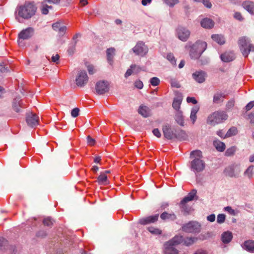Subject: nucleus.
<instances>
[{"label": "nucleus", "mask_w": 254, "mask_h": 254, "mask_svg": "<svg viewBox=\"0 0 254 254\" xmlns=\"http://www.w3.org/2000/svg\"><path fill=\"white\" fill-rule=\"evenodd\" d=\"M207 43L200 40L197 41L195 43H188L185 48L189 50L190 58L193 59H198L206 50Z\"/></svg>", "instance_id": "obj_1"}, {"label": "nucleus", "mask_w": 254, "mask_h": 254, "mask_svg": "<svg viewBox=\"0 0 254 254\" xmlns=\"http://www.w3.org/2000/svg\"><path fill=\"white\" fill-rule=\"evenodd\" d=\"M183 241V237L181 235H176L172 239L166 242L164 245L165 254H178V250L176 247Z\"/></svg>", "instance_id": "obj_2"}, {"label": "nucleus", "mask_w": 254, "mask_h": 254, "mask_svg": "<svg viewBox=\"0 0 254 254\" xmlns=\"http://www.w3.org/2000/svg\"><path fill=\"white\" fill-rule=\"evenodd\" d=\"M36 7L32 2H25L24 5L17 8L16 12L19 16L24 19H29L33 16L36 12Z\"/></svg>", "instance_id": "obj_3"}, {"label": "nucleus", "mask_w": 254, "mask_h": 254, "mask_svg": "<svg viewBox=\"0 0 254 254\" xmlns=\"http://www.w3.org/2000/svg\"><path fill=\"white\" fill-rule=\"evenodd\" d=\"M228 118V116L225 111H217L209 115L207 118V123L212 126H215L223 123Z\"/></svg>", "instance_id": "obj_4"}, {"label": "nucleus", "mask_w": 254, "mask_h": 254, "mask_svg": "<svg viewBox=\"0 0 254 254\" xmlns=\"http://www.w3.org/2000/svg\"><path fill=\"white\" fill-rule=\"evenodd\" d=\"M238 44L244 56L247 57L250 52H254V45L250 43V40L246 37L240 38Z\"/></svg>", "instance_id": "obj_5"}, {"label": "nucleus", "mask_w": 254, "mask_h": 254, "mask_svg": "<svg viewBox=\"0 0 254 254\" xmlns=\"http://www.w3.org/2000/svg\"><path fill=\"white\" fill-rule=\"evenodd\" d=\"M201 226L197 222L190 221L182 227V231L186 233H196L200 231Z\"/></svg>", "instance_id": "obj_6"}, {"label": "nucleus", "mask_w": 254, "mask_h": 254, "mask_svg": "<svg viewBox=\"0 0 254 254\" xmlns=\"http://www.w3.org/2000/svg\"><path fill=\"white\" fill-rule=\"evenodd\" d=\"M33 33L34 29L32 27H28L22 30L18 34L17 42L19 46H23L22 40L29 39Z\"/></svg>", "instance_id": "obj_7"}, {"label": "nucleus", "mask_w": 254, "mask_h": 254, "mask_svg": "<svg viewBox=\"0 0 254 254\" xmlns=\"http://www.w3.org/2000/svg\"><path fill=\"white\" fill-rule=\"evenodd\" d=\"M132 51L136 55L144 56L148 53V49L144 43L139 41L132 49Z\"/></svg>", "instance_id": "obj_8"}, {"label": "nucleus", "mask_w": 254, "mask_h": 254, "mask_svg": "<svg viewBox=\"0 0 254 254\" xmlns=\"http://www.w3.org/2000/svg\"><path fill=\"white\" fill-rule=\"evenodd\" d=\"M240 168L239 165L233 164L227 167L225 170V174L230 177H237L240 172Z\"/></svg>", "instance_id": "obj_9"}, {"label": "nucleus", "mask_w": 254, "mask_h": 254, "mask_svg": "<svg viewBox=\"0 0 254 254\" xmlns=\"http://www.w3.org/2000/svg\"><path fill=\"white\" fill-rule=\"evenodd\" d=\"M191 169L194 172H200L205 168L204 162L199 158L194 159L190 163Z\"/></svg>", "instance_id": "obj_10"}, {"label": "nucleus", "mask_w": 254, "mask_h": 254, "mask_svg": "<svg viewBox=\"0 0 254 254\" xmlns=\"http://www.w3.org/2000/svg\"><path fill=\"white\" fill-rule=\"evenodd\" d=\"M76 85L79 87L84 86L88 81V77L85 71H81L78 73L76 79Z\"/></svg>", "instance_id": "obj_11"}, {"label": "nucleus", "mask_w": 254, "mask_h": 254, "mask_svg": "<svg viewBox=\"0 0 254 254\" xmlns=\"http://www.w3.org/2000/svg\"><path fill=\"white\" fill-rule=\"evenodd\" d=\"M109 83L107 81H100L96 85V91L98 94H104L108 92Z\"/></svg>", "instance_id": "obj_12"}, {"label": "nucleus", "mask_w": 254, "mask_h": 254, "mask_svg": "<svg viewBox=\"0 0 254 254\" xmlns=\"http://www.w3.org/2000/svg\"><path fill=\"white\" fill-rule=\"evenodd\" d=\"M39 117L32 113H28L26 117V121L27 125L30 127H34L39 124Z\"/></svg>", "instance_id": "obj_13"}, {"label": "nucleus", "mask_w": 254, "mask_h": 254, "mask_svg": "<svg viewBox=\"0 0 254 254\" xmlns=\"http://www.w3.org/2000/svg\"><path fill=\"white\" fill-rule=\"evenodd\" d=\"M178 37L182 41H186L190 37V31L183 27H179L177 29Z\"/></svg>", "instance_id": "obj_14"}, {"label": "nucleus", "mask_w": 254, "mask_h": 254, "mask_svg": "<svg viewBox=\"0 0 254 254\" xmlns=\"http://www.w3.org/2000/svg\"><path fill=\"white\" fill-rule=\"evenodd\" d=\"M196 194V190H192L188 195L185 196L181 201L180 206L182 209L185 211L188 212L186 210V204L189 201H191L193 199L194 196Z\"/></svg>", "instance_id": "obj_15"}, {"label": "nucleus", "mask_w": 254, "mask_h": 254, "mask_svg": "<svg viewBox=\"0 0 254 254\" xmlns=\"http://www.w3.org/2000/svg\"><path fill=\"white\" fill-rule=\"evenodd\" d=\"M27 107V105L25 104L24 101L20 99L19 97L14 98L12 103V107L13 110L17 113L20 111V108H25Z\"/></svg>", "instance_id": "obj_16"}, {"label": "nucleus", "mask_w": 254, "mask_h": 254, "mask_svg": "<svg viewBox=\"0 0 254 254\" xmlns=\"http://www.w3.org/2000/svg\"><path fill=\"white\" fill-rule=\"evenodd\" d=\"M159 217V214L147 216L139 219V223L142 225H147L156 222Z\"/></svg>", "instance_id": "obj_17"}, {"label": "nucleus", "mask_w": 254, "mask_h": 254, "mask_svg": "<svg viewBox=\"0 0 254 254\" xmlns=\"http://www.w3.org/2000/svg\"><path fill=\"white\" fill-rule=\"evenodd\" d=\"M193 78L198 83L203 82L205 80L206 73L203 71H196L192 75Z\"/></svg>", "instance_id": "obj_18"}, {"label": "nucleus", "mask_w": 254, "mask_h": 254, "mask_svg": "<svg viewBox=\"0 0 254 254\" xmlns=\"http://www.w3.org/2000/svg\"><path fill=\"white\" fill-rule=\"evenodd\" d=\"M142 70V68L139 66L136 65L135 64H131L130 66V68L127 70L126 73L125 74V76L126 78H127L131 75L132 73L137 74Z\"/></svg>", "instance_id": "obj_19"}, {"label": "nucleus", "mask_w": 254, "mask_h": 254, "mask_svg": "<svg viewBox=\"0 0 254 254\" xmlns=\"http://www.w3.org/2000/svg\"><path fill=\"white\" fill-rule=\"evenodd\" d=\"M226 95L224 93L221 92H217L213 96V102L215 104H220L222 103L224 99L226 98Z\"/></svg>", "instance_id": "obj_20"}, {"label": "nucleus", "mask_w": 254, "mask_h": 254, "mask_svg": "<svg viewBox=\"0 0 254 254\" xmlns=\"http://www.w3.org/2000/svg\"><path fill=\"white\" fill-rule=\"evenodd\" d=\"M243 7L252 14H254V2L251 1H245L242 3Z\"/></svg>", "instance_id": "obj_21"}, {"label": "nucleus", "mask_w": 254, "mask_h": 254, "mask_svg": "<svg viewBox=\"0 0 254 254\" xmlns=\"http://www.w3.org/2000/svg\"><path fill=\"white\" fill-rule=\"evenodd\" d=\"M220 58L224 62H230L235 59V55L233 52H226L222 54Z\"/></svg>", "instance_id": "obj_22"}, {"label": "nucleus", "mask_w": 254, "mask_h": 254, "mask_svg": "<svg viewBox=\"0 0 254 254\" xmlns=\"http://www.w3.org/2000/svg\"><path fill=\"white\" fill-rule=\"evenodd\" d=\"M52 27L54 30L59 31L61 35H63L65 33L66 27L65 26H62L60 22H56L52 25Z\"/></svg>", "instance_id": "obj_23"}, {"label": "nucleus", "mask_w": 254, "mask_h": 254, "mask_svg": "<svg viewBox=\"0 0 254 254\" xmlns=\"http://www.w3.org/2000/svg\"><path fill=\"white\" fill-rule=\"evenodd\" d=\"M97 182L100 185H107L109 183L107 175L102 172L98 177Z\"/></svg>", "instance_id": "obj_24"}, {"label": "nucleus", "mask_w": 254, "mask_h": 254, "mask_svg": "<svg viewBox=\"0 0 254 254\" xmlns=\"http://www.w3.org/2000/svg\"><path fill=\"white\" fill-rule=\"evenodd\" d=\"M201 25L202 27L207 29H210L214 26V22L209 18H204L201 21Z\"/></svg>", "instance_id": "obj_25"}, {"label": "nucleus", "mask_w": 254, "mask_h": 254, "mask_svg": "<svg viewBox=\"0 0 254 254\" xmlns=\"http://www.w3.org/2000/svg\"><path fill=\"white\" fill-rule=\"evenodd\" d=\"M160 218L164 221L167 220L174 221L177 219V216L174 213H168L167 212H164L161 214Z\"/></svg>", "instance_id": "obj_26"}, {"label": "nucleus", "mask_w": 254, "mask_h": 254, "mask_svg": "<svg viewBox=\"0 0 254 254\" xmlns=\"http://www.w3.org/2000/svg\"><path fill=\"white\" fill-rule=\"evenodd\" d=\"M163 131L164 136L167 139H172L175 136L170 127L168 125L163 127Z\"/></svg>", "instance_id": "obj_27"}, {"label": "nucleus", "mask_w": 254, "mask_h": 254, "mask_svg": "<svg viewBox=\"0 0 254 254\" xmlns=\"http://www.w3.org/2000/svg\"><path fill=\"white\" fill-rule=\"evenodd\" d=\"M107 60L110 64L112 65L113 63V58L115 53V49L114 48H110L106 51Z\"/></svg>", "instance_id": "obj_28"}, {"label": "nucleus", "mask_w": 254, "mask_h": 254, "mask_svg": "<svg viewBox=\"0 0 254 254\" xmlns=\"http://www.w3.org/2000/svg\"><path fill=\"white\" fill-rule=\"evenodd\" d=\"M232 233L229 231L223 233L221 237L222 241L225 244L229 243L232 239Z\"/></svg>", "instance_id": "obj_29"}, {"label": "nucleus", "mask_w": 254, "mask_h": 254, "mask_svg": "<svg viewBox=\"0 0 254 254\" xmlns=\"http://www.w3.org/2000/svg\"><path fill=\"white\" fill-rule=\"evenodd\" d=\"M199 110V107L197 106H195L191 109L190 115V119L192 122V124H194L196 120V119H197L196 114H197V112H198Z\"/></svg>", "instance_id": "obj_30"}, {"label": "nucleus", "mask_w": 254, "mask_h": 254, "mask_svg": "<svg viewBox=\"0 0 254 254\" xmlns=\"http://www.w3.org/2000/svg\"><path fill=\"white\" fill-rule=\"evenodd\" d=\"M138 113L144 117H147L150 115V109L146 106H140L138 109Z\"/></svg>", "instance_id": "obj_31"}, {"label": "nucleus", "mask_w": 254, "mask_h": 254, "mask_svg": "<svg viewBox=\"0 0 254 254\" xmlns=\"http://www.w3.org/2000/svg\"><path fill=\"white\" fill-rule=\"evenodd\" d=\"M211 38L219 45H223L225 42V39L222 35L213 34L211 36Z\"/></svg>", "instance_id": "obj_32"}, {"label": "nucleus", "mask_w": 254, "mask_h": 254, "mask_svg": "<svg viewBox=\"0 0 254 254\" xmlns=\"http://www.w3.org/2000/svg\"><path fill=\"white\" fill-rule=\"evenodd\" d=\"M213 145L218 151L223 152L225 149V144L218 140H214Z\"/></svg>", "instance_id": "obj_33"}, {"label": "nucleus", "mask_w": 254, "mask_h": 254, "mask_svg": "<svg viewBox=\"0 0 254 254\" xmlns=\"http://www.w3.org/2000/svg\"><path fill=\"white\" fill-rule=\"evenodd\" d=\"M245 249L250 252H254V241L252 240L247 241L244 243Z\"/></svg>", "instance_id": "obj_34"}, {"label": "nucleus", "mask_w": 254, "mask_h": 254, "mask_svg": "<svg viewBox=\"0 0 254 254\" xmlns=\"http://www.w3.org/2000/svg\"><path fill=\"white\" fill-rule=\"evenodd\" d=\"M182 101V99L181 97L175 98L174 99L172 106L174 109L177 111L179 110L180 108V105Z\"/></svg>", "instance_id": "obj_35"}, {"label": "nucleus", "mask_w": 254, "mask_h": 254, "mask_svg": "<svg viewBox=\"0 0 254 254\" xmlns=\"http://www.w3.org/2000/svg\"><path fill=\"white\" fill-rule=\"evenodd\" d=\"M197 238L195 237H188L186 239L183 238V244L187 246H189L192 245L196 241Z\"/></svg>", "instance_id": "obj_36"}, {"label": "nucleus", "mask_w": 254, "mask_h": 254, "mask_svg": "<svg viewBox=\"0 0 254 254\" xmlns=\"http://www.w3.org/2000/svg\"><path fill=\"white\" fill-rule=\"evenodd\" d=\"M176 122L181 126L184 125V117L181 112H178L175 116Z\"/></svg>", "instance_id": "obj_37"}, {"label": "nucleus", "mask_w": 254, "mask_h": 254, "mask_svg": "<svg viewBox=\"0 0 254 254\" xmlns=\"http://www.w3.org/2000/svg\"><path fill=\"white\" fill-rule=\"evenodd\" d=\"M147 230L151 234L155 235H159L161 234L162 231L157 228H155L152 226L148 227Z\"/></svg>", "instance_id": "obj_38"}, {"label": "nucleus", "mask_w": 254, "mask_h": 254, "mask_svg": "<svg viewBox=\"0 0 254 254\" xmlns=\"http://www.w3.org/2000/svg\"><path fill=\"white\" fill-rule=\"evenodd\" d=\"M237 133V129L236 127H231L225 135V137H230L235 135Z\"/></svg>", "instance_id": "obj_39"}, {"label": "nucleus", "mask_w": 254, "mask_h": 254, "mask_svg": "<svg viewBox=\"0 0 254 254\" xmlns=\"http://www.w3.org/2000/svg\"><path fill=\"white\" fill-rule=\"evenodd\" d=\"M175 137L180 139V140H185L187 137L186 132L183 130H180L178 131L177 134H175Z\"/></svg>", "instance_id": "obj_40"}, {"label": "nucleus", "mask_w": 254, "mask_h": 254, "mask_svg": "<svg viewBox=\"0 0 254 254\" xmlns=\"http://www.w3.org/2000/svg\"><path fill=\"white\" fill-rule=\"evenodd\" d=\"M254 168V167L253 165L249 166L244 172V175L249 178H251L252 177Z\"/></svg>", "instance_id": "obj_41"}, {"label": "nucleus", "mask_w": 254, "mask_h": 254, "mask_svg": "<svg viewBox=\"0 0 254 254\" xmlns=\"http://www.w3.org/2000/svg\"><path fill=\"white\" fill-rule=\"evenodd\" d=\"M236 151V148L234 146L231 147L227 149L225 152V155L230 156L233 155Z\"/></svg>", "instance_id": "obj_42"}, {"label": "nucleus", "mask_w": 254, "mask_h": 254, "mask_svg": "<svg viewBox=\"0 0 254 254\" xmlns=\"http://www.w3.org/2000/svg\"><path fill=\"white\" fill-rule=\"evenodd\" d=\"M164 2L170 7H173L179 2V0H163Z\"/></svg>", "instance_id": "obj_43"}, {"label": "nucleus", "mask_w": 254, "mask_h": 254, "mask_svg": "<svg viewBox=\"0 0 254 254\" xmlns=\"http://www.w3.org/2000/svg\"><path fill=\"white\" fill-rule=\"evenodd\" d=\"M167 59L172 64L175 65L176 64V60L173 54H168L167 55Z\"/></svg>", "instance_id": "obj_44"}, {"label": "nucleus", "mask_w": 254, "mask_h": 254, "mask_svg": "<svg viewBox=\"0 0 254 254\" xmlns=\"http://www.w3.org/2000/svg\"><path fill=\"white\" fill-rule=\"evenodd\" d=\"M150 84L154 86H157L160 83V80L156 77H154L150 79Z\"/></svg>", "instance_id": "obj_45"}, {"label": "nucleus", "mask_w": 254, "mask_h": 254, "mask_svg": "<svg viewBox=\"0 0 254 254\" xmlns=\"http://www.w3.org/2000/svg\"><path fill=\"white\" fill-rule=\"evenodd\" d=\"M225 215L224 214H219L218 215L217 217V222L218 223H222L224 222L225 220Z\"/></svg>", "instance_id": "obj_46"}, {"label": "nucleus", "mask_w": 254, "mask_h": 254, "mask_svg": "<svg viewBox=\"0 0 254 254\" xmlns=\"http://www.w3.org/2000/svg\"><path fill=\"white\" fill-rule=\"evenodd\" d=\"M43 224L45 226H51L53 225V222L51 218L48 217L43 220Z\"/></svg>", "instance_id": "obj_47"}, {"label": "nucleus", "mask_w": 254, "mask_h": 254, "mask_svg": "<svg viewBox=\"0 0 254 254\" xmlns=\"http://www.w3.org/2000/svg\"><path fill=\"white\" fill-rule=\"evenodd\" d=\"M170 83L172 87L176 88H180V85L179 83L175 79H171L170 80Z\"/></svg>", "instance_id": "obj_48"}, {"label": "nucleus", "mask_w": 254, "mask_h": 254, "mask_svg": "<svg viewBox=\"0 0 254 254\" xmlns=\"http://www.w3.org/2000/svg\"><path fill=\"white\" fill-rule=\"evenodd\" d=\"M48 8H52L51 6H48L46 4H43V7L42 8V13L43 14H47L48 13Z\"/></svg>", "instance_id": "obj_49"}, {"label": "nucleus", "mask_w": 254, "mask_h": 254, "mask_svg": "<svg viewBox=\"0 0 254 254\" xmlns=\"http://www.w3.org/2000/svg\"><path fill=\"white\" fill-rule=\"evenodd\" d=\"M7 244V241L4 238L0 237V250H2Z\"/></svg>", "instance_id": "obj_50"}, {"label": "nucleus", "mask_w": 254, "mask_h": 254, "mask_svg": "<svg viewBox=\"0 0 254 254\" xmlns=\"http://www.w3.org/2000/svg\"><path fill=\"white\" fill-rule=\"evenodd\" d=\"M79 109L78 108H74L71 112L72 117L75 118L79 115Z\"/></svg>", "instance_id": "obj_51"}, {"label": "nucleus", "mask_w": 254, "mask_h": 254, "mask_svg": "<svg viewBox=\"0 0 254 254\" xmlns=\"http://www.w3.org/2000/svg\"><path fill=\"white\" fill-rule=\"evenodd\" d=\"M235 105V100L234 99H231L229 100L227 104H226V108L228 109H231L233 108Z\"/></svg>", "instance_id": "obj_52"}, {"label": "nucleus", "mask_w": 254, "mask_h": 254, "mask_svg": "<svg viewBox=\"0 0 254 254\" xmlns=\"http://www.w3.org/2000/svg\"><path fill=\"white\" fill-rule=\"evenodd\" d=\"M234 17L235 19L239 21H242L243 20V17L241 13L239 12H235L234 13Z\"/></svg>", "instance_id": "obj_53"}, {"label": "nucleus", "mask_w": 254, "mask_h": 254, "mask_svg": "<svg viewBox=\"0 0 254 254\" xmlns=\"http://www.w3.org/2000/svg\"><path fill=\"white\" fill-rule=\"evenodd\" d=\"M134 85L136 88H137L139 89H142L143 86L142 82L139 80H137L135 82Z\"/></svg>", "instance_id": "obj_54"}, {"label": "nucleus", "mask_w": 254, "mask_h": 254, "mask_svg": "<svg viewBox=\"0 0 254 254\" xmlns=\"http://www.w3.org/2000/svg\"><path fill=\"white\" fill-rule=\"evenodd\" d=\"M87 143L89 145L93 146L95 143V140L94 139L91 137L90 136L87 137Z\"/></svg>", "instance_id": "obj_55"}, {"label": "nucleus", "mask_w": 254, "mask_h": 254, "mask_svg": "<svg viewBox=\"0 0 254 254\" xmlns=\"http://www.w3.org/2000/svg\"><path fill=\"white\" fill-rule=\"evenodd\" d=\"M190 156H196L197 157H201V152L199 150H195L193 151L190 153Z\"/></svg>", "instance_id": "obj_56"}, {"label": "nucleus", "mask_w": 254, "mask_h": 254, "mask_svg": "<svg viewBox=\"0 0 254 254\" xmlns=\"http://www.w3.org/2000/svg\"><path fill=\"white\" fill-rule=\"evenodd\" d=\"M202 3L207 8H210L212 7V4L209 0H203Z\"/></svg>", "instance_id": "obj_57"}, {"label": "nucleus", "mask_w": 254, "mask_h": 254, "mask_svg": "<svg viewBox=\"0 0 254 254\" xmlns=\"http://www.w3.org/2000/svg\"><path fill=\"white\" fill-rule=\"evenodd\" d=\"M61 0H44V3H49L50 4H58Z\"/></svg>", "instance_id": "obj_58"}, {"label": "nucleus", "mask_w": 254, "mask_h": 254, "mask_svg": "<svg viewBox=\"0 0 254 254\" xmlns=\"http://www.w3.org/2000/svg\"><path fill=\"white\" fill-rule=\"evenodd\" d=\"M187 101L188 103H192L193 104H196L197 102L194 97H188L187 98Z\"/></svg>", "instance_id": "obj_59"}, {"label": "nucleus", "mask_w": 254, "mask_h": 254, "mask_svg": "<svg viewBox=\"0 0 254 254\" xmlns=\"http://www.w3.org/2000/svg\"><path fill=\"white\" fill-rule=\"evenodd\" d=\"M254 106V101H251L246 106V110L249 111Z\"/></svg>", "instance_id": "obj_60"}, {"label": "nucleus", "mask_w": 254, "mask_h": 254, "mask_svg": "<svg viewBox=\"0 0 254 254\" xmlns=\"http://www.w3.org/2000/svg\"><path fill=\"white\" fill-rule=\"evenodd\" d=\"M225 211H227L231 214L234 215L235 214V211L234 209L232 208L230 206H227L225 207Z\"/></svg>", "instance_id": "obj_61"}, {"label": "nucleus", "mask_w": 254, "mask_h": 254, "mask_svg": "<svg viewBox=\"0 0 254 254\" xmlns=\"http://www.w3.org/2000/svg\"><path fill=\"white\" fill-rule=\"evenodd\" d=\"M153 134L157 137H160L161 135L158 128H155L152 131Z\"/></svg>", "instance_id": "obj_62"}, {"label": "nucleus", "mask_w": 254, "mask_h": 254, "mask_svg": "<svg viewBox=\"0 0 254 254\" xmlns=\"http://www.w3.org/2000/svg\"><path fill=\"white\" fill-rule=\"evenodd\" d=\"M207 220L211 222H214L215 220V215L213 214L208 215Z\"/></svg>", "instance_id": "obj_63"}, {"label": "nucleus", "mask_w": 254, "mask_h": 254, "mask_svg": "<svg viewBox=\"0 0 254 254\" xmlns=\"http://www.w3.org/2000/svg\"><path fill=\"white\" fill-rule=\"evenodd\" d=\"M248 119L250 120V123L254 126V114H249L248 115Z\"/></svg>", "instance_id": "obj_64"}]
</instances>
